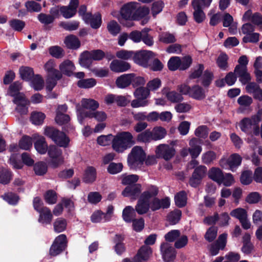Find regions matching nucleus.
<instances>
[{
	"label": "nucleus",
	"instance_id": "1a4fd4ad",
	"mask_svg": "<svg viewBox=\"0 0 262 262\" xmlns=\"http://www.w3.org/2000/svg\"><path fill=\"white\" fill-rule=\"evenodd\" d=\"M155 54L150 51L140 50L135 52L134 62L144 68H148L149 60L155 56Z\"/></svg>",
	"mask_w": 262,
	"mask_h": 262
},
{
	"label": "nucleus",
	"instance_id": "a19ab883",
	"mask_svg": "<svg viewBox=\"0 0 262 262\" xmlns=\"http://www.w3.org/2000/svg\"><path fill=\"white\" fill-rule=\"evenodd\" d=\"M174 201L176 206L182 208L187 204V194L185 191L178 192L174 196Z\"/></svg>",
	"mask_w": 262,
	"mask_h": 262
},
{
	"label": "nucleus",
	"instance_id": "4d7b16f0",
	"mask_svg": "<svg viewBox=\"0 0 262 262\" xmlns=\"http://www.w3.org/2000/svg\"><path fill=\"white\" fill-rule=\"evenodd\" d=\"M150 93L149 92V90L143 86H140L139 88H137L134 93V95L136 98H140L147 100V98L149 95Z\"/></svg>",
	"mask_w": 262,
	"mask_h": 262
},
{
	"label": "nucleus",
	"instance_id": "09e8293b",
	"mask_svg": "<svg viewBox=\"0 0 262 262\" xmlns=\"http://www.w3.org/2000/svg\"><path fill=\"white\" fill-rule=\"evenodd\" d=\"M20 89V83L19 81H15L9 86L8 89V94L10 96L14 98L16 96L23 94V93L19 92Z\"/></svg>",
	"mask_w": 262,
	"mask_h": 262
},
{
	"label": "nucleus",
	"instance_id": "052dcab7",
	"mask_svg": "<svg viewBox=\"0 0 262 262\" xmlns=\"http://www.w3.org/2000/svg\"><path fill=\"white\" fill-rule=\"evenodd\" d=\"M162 85V81L159 78H155L149 81L146 84V88L149 92H154L158 90Z\"/></svg>",
	"mask_w": 262,
	"mask_h": 262
},
{
	"label": "nucleus",
	"instance_id": "69168bd1",
	"mask_svg": "<svg viewBox=\"0 0 262 262\" xmlns=\"http://www.w3.org/2000/svg\"><path fill=\"white\" fill-rule=\"evenodd\" d=\"M139 180V176L137 174H129L124 176L122 179L121 183L123 185H130L137 184V182Z\"/></svg>",
	"mask_w": 262,
	"mask_h": 262
},
{
	"label": "nucleus",
	"instance_id": "4468645a",
	"mask_svg": "<svg viewBox=\"0 0 262 262\" xmlns=\"http://www.w3.org/2000/svg\"><path fill=\"white\" fill-rule=\"evenodd\" d=\"M110 70L115 73H123L129 70L131 68V65L127 61L114 59L110 64Z\"/></svg>",
	"mask_w": 262,
	"mask_h": 262
},
{
	"label": "nucleus",
	"instance_id": "0e129e2a",
	"mask_svg": "<svg viewBox=\"0 0 262 262\" xmlns=\"http://www.w3.org/2000/svg\"><path fill=\"white\" fill-rule=\"evenodd\" d=\"M59 26L66 31H73L76 30L79 26V23L77 21H71L68 22H61Z\"/></svg>",
	"mask_w": 262,
	"mask_h": 262
},
{
	"label": "nucleus",
	"instance_id": "6e6d98bb",
	"mask_svg": "<svg viewBox=\"0 0 262 262\" xmlns=\"http://www.w3.org/2000/svg\"><path fill=\"white\" fill-rule=\"evenodd\" d=\"M114 135L112 134H108L107 135H101L97 139V142L98 144L101 146H107L110 144H113V140L114 139Z\"/></svg>",
	"mask_w": 262,
	"mask_h": 262
},
{
	"label": "nucleus",
	"instance_id": "f704fd0d",
	"mask_svg": "<svg viewBox=\"0 0 262 262\" xmlns=\"http://www.w3.org/2000/svg\"><path fill=\"white\" fill-rule=\"evenodd\" d=\"M85 23L90 24L93 29H98L100 28L102 24L101 15L99 13H95L94 15L91 14V16L87 21H84Z\"/></svg>",
	"mask_w": 262,
	"mask_h": 262
},
{
	"label": "nucleus",
	"instance_id": "de8ad7c7",
	"mask_svg": "<svg viewBox=\"0 0 262 262\" xmlns=\"http://www.w3.org/2000/svg\"><path fill=\"white\" fill-rule=\"evenodd\" d=\"M96 80L94 78L83 79L78 81L77 85L81 89H90L96 85Z\"/></svg>",
	"mask_w": 262,
	"mask_h": 262
},
{
	"label": "nucleus",
	"instance_id": "f8f14e48",
	"mask_svg": "<svg viewBox=\"0 0 262 262\" xmlns=\"http://www.w3.org/2000/svg\"><path fill=\"white\" fill-rule=\"evenodd\" d=\"M142 185L136 184L126 186L122 191V195L124 197H129L130 199L135 200L138 199L141 193Z\"/></svg>",
	"mask_w": 262,
	"mask_h": 262
},
{
	"label": "nucleus",
	"instance_id": "c03bdc74",
	"mask_svg": "<svg viewBox=\"0 0 262 262\" xmlns=\"http://www.w3.org/2000/svg\"><path fill=\"white\" fill-rule=\"evenodd\" d=\"M34 171L37 176H43L47 172L48 166L45 162H37L34 164Z\"/></svg>",
	"mask_w": 262,
	"mask_h": 262
},
{
	"label": "nucleus",
	"instance_id": "ddd939ff",
	"mask_svg": "<svg viewBox=\"0 0 262 262\" xmlns=\"http://www.w3.org/2000/svg\"><path fill=\"white\" fill-rule=\"evenodd\" d=\"M156 153L166 161L170 160L175 155V149L167 144H160L156 148Z\"/></svg>",
	"mask_w": 262,
	"mask_h": 262
},
{
	"label": "nucleus",
	"instance_id": "7ed1b4c3",
	"mask_svg": "<svg viewBox=\"0 0 262 262\" xmlns=\"http://www.w3.org/2000/svg\"><path fill=\"white\" fill-rule=\"evenodd\" d=\"M44 135L50 139L55 145L59 147L67 148L69 146L70 139L66 134L53 126L45 127Z\"/></svg>",
	"mask_w": 262,
	"mask_h": 262
},
{
	"label": "nucleus",
	"instance_id": "0eeeda50",
	"mask_svg": "<svg viewBox=\"0 0 262 262\" xmlns=\"http://www.w3.org/2000/svg\"><path fill=\"white\" fill-rule=\"evenodd\" d=\"M67 238L65 234H60L53 241L49 250V254L55 257L63 252L67 247Z\"/></svg>",
	"mask_w": 262,
	"mask_h": 262
},
{
	"label": "nucleus",
	"instance_id": "39448f33",
	"mask_svg": "<svg viewBox=\"0 0 262 262\" xmlns=\"http://www.w3.org/2000/svg\"><path fill=\"white\" fill-rule=\"evenodd\" d=\"M47 152L49 158L48 164L52 168H56L63 163L62 150L58 146L50 144Z\"/></svg>",
	"mask_w": 262,
	"mask_h": 262
},
{
	"label": "nucleus",
	"instance_id": "2f4dec72",
	"mask_svg": "<svg viewBox=\"0 0 262 262\" xmlns=\"http://www.w3.org/2000/svg\"><path fill=\"white\" fill-rule=\"evenodd\" d=\"M190 96L196 100H201L205 98V94L203 88L199 85H194L191 88Z\"/></svg>",
	"mask_w": 262,
	"mask_h": 262
},
{
	"label": "nucleus",
	"instance_id": "412c9836",
	"mask_svg": "<svg viewBox=\"0 0 262 262\" xmlns=\"http://www.w3.org/2000/svg\"><path fill=\"white\" fill-rule=\"evenodd\" d=\"M59 68L62 75L64 74L68 77L72 76L74 74V71L76 69L74 63L69 59L61 62L59 66Z\"/></svg>",
	"mask_w": 262,
	"mask_h": 262
},
{
	"label": "nucleus",
	"instance_id": "5701e85b",
	"mask_svg": "<svg viewBox=\"0 0 262 262\" xmlns=\"http://www.w3.org/2000/svg\"><path fill=\"white\" fill-rule=\"evenodd\" d=\"M133 74H124L119 76L116 80V85L120 89H125L132 84Z\"/></svg>",
	"mask_w": 262,
	"mask_h": 262
},
{
	"label": "nucleus",
	"instance_id": "774afa93",
	"mask_svg": "<svg viewBox=\"0 0 262 262\" xmlns=\"http://www.w3.org/2000/svg\"><path fill=\"white\" fill-rule=\"evenodd\" d=\"M261 199V196L258 192H252L249 193L246 196L245 201L250 204H256Z\"/></svg>",
	"mask_w": 262,
	"mask_h": 262
},
{
	"label": "nucleus",
	"instance_id": "f03ea898",
	"mask_svg": "<svg viewBox=\"0 0 262 262\" xmlns=\"http://www.w3.org/2000/svg\"><path fill=\"white\" fill-rule=\"evenodd\" d=\"M135 143L132 134L129 132L118 133L114 136L112 148L118 153H122Z\"/></svg>",
	"mask_w": 262,
	"mask_h": 262
},
{
	"label": "nucleus",
	"instance_id": "423d86ee",
	"mask_svg": "<svg viewBox=\"0 0 262 262\" xmlns=\"http://www.w3.org/2000/svg\"><path fill=\"white\" fill-rule=\"evenodd\" d=\"M242 158L238 154H231L228 158H222L219 161L220 166L225 169L236 171L242 163Z\"/></svg>",
	"mask_w": 262,
	"mask_h": 262
},
{
	"label": "nucleus",
	"instance_id": "f3484780",
	"mask_svg": "<svg viewBox=\"0 0 262 262\" xmlns=\"http://www.w3.org/2000/svg\"><path fill=\"white\" fill-rule=\"evenodd\" d=\"M124 239V235L120 234H116L113 239V242L115 244L113 249L119 255H122L126 251V247L123 243Z\"/></svg>",
	"mask_w": 262,
	"mask_h": 262
},
{
	"label": "nucleus",
	"instance_id": "37998d69",
	"mask_svg": "<svg viewBox=\"0 0 262 262\" xmlns=\"http://www.w3.org/2000/svg\"><path fill=\"white\" fill-rule=\"evenodd\" d=\"M239 181L244 185H249L253 181L252 171L251 170H245L242 172Z\"/></svg>",
	"mask_w": 262,
	"mask_h": 262
},
{
	"label": "nucleus",
	"instance_id": "ea45409f",
	"mask_svg": "<svg viewBox=\"0 0 262 262\" xmlns=\"http://www.w3.org/2000/svg\"><path fill=\"white\" fill-rule=\"evenodd\" d=\"M67 226V220L62 217L57 218L53 223L54 230L56 233H60L64 231Z\"/></svg>",
	"mask_w": 262,
	"mask_h": 262
},
{
	"label": "nucleus",
	"instance_id": "bb28decb",
	"mask_svg": "<svg viewBox=\"0 0 262 262\" xmlns=\"http://www.w3.org/2000/svg\"><path fill=\"white\" fill-rule=\"evenodd\" d=\"M223 174V171L220 168L213 167L209 170L208 177L213 181L221 184Z\"/></svg>",
	"mask_w": 262,
	"mask_h": 262
},
{
	"label": "nucleus",
	"instance_id": "e433bc0d",
	"mask_svg": "<svg viewBox=\"0 0 262 262\" xmlns=\"http://www.w3.org/2000/svg\"><path fill=\"white\" fill-rule=\"evenodd\" d=\"M92 61L90 51H88L83 52L79 58V63L83 67H90L92 63Z\"/></svg>",
	"mask_w": 262,
	"mask_h": 262
},
{
	"label": "nucleus",
	"instance_id": "b1692460",
	"mask_svg": "<svg viewBox=\"0 0 262 262\" xmlns=\"http://www.w3.org/2000/svg\"><path fill=\"white\" fill-rule=\"evenodd\" d=\"M19 73L20 78L26 81H30L35 75L33 69L27 66L20 67Z\"/></svg>",
	"mask_w": 262,
	"mask_h": 262
},
{
	"label": "nucleus",
	"instance_id": "cd10ccee",
	"mask_svg": "<svg viewBox=\"0 0 262 262\" xmlns=\"http://www.w3.org/2000/svg\"><path fill=\"white\" fill-rule=\"evenodd\" d=\"M223 26L229 27L230 33H234L237 31V24L233 21L232 16L229 13H226L224 16Z\"/></svg>",
	"mask_w": 262,
	"mask_h": 262
},
{
	"label": "nucleus",
	"instance_id": "603ef678",
	"mask_svg": "<svg viewBox=\"0 0 262 262\" xmlns=\"http://www.w3.org/2000/svg\"><path fill=\"white\" fill-rule=\"evenodd\" d=\"M43 196L45 202L48 204H54L57 202V193L53 190L50 189L47 190L44 194Z\"/></svg>",
	"mask_w": 262,
	"mask_h": 262
},
{
	"label": "nucleus",
	"instance_id": "79ce46f5",
	"mask_svg": "<svg viewBox=\"0 0 262 262\" xmlns=\"http://www.w3.org/2000/svg\"><path fill=\"white\" fill-rule=\"evenodd\" d=\"M181 216L182 211L179 209H175L169 213L167 220L170 225H176L180 220Z\"/></svg>",
	"mask_w": 262,
	"mask_h": 262
},
{
	"label": "nucleus",
	"instance_id": "c85d7f7f",
	"mask_svg": "<svg viewBox=\"0 0 262 262\" xmlns=\"http://www.w3.org/2000/svg\"><path fill=\"white\" fill-rule=\"evenodd\" d=\"M96 170L93 166H89L85 169L83 177V181L85 183H92L96 180Z\"/></svg>",
	"mask_w": 262,
	"mask_h": 262
},
{
	"label": "nucleus",
	"instance_id": "3c124183",
	"mask_svg": "<svg viewBox=\"0 0 262 262\" xmlns=\"http://www.w3.org/2000/svg\"><path fill=\"white\" fill-rule=\"evenodd\" d=\"M32 145V138L27 135H24L22 137L19 141V147L22 149L29 150Z\"/></svg>",
	"mask_w": 262,
	"mask_h": 262
},
{
	"label": "nucleus",
	"instance_id": "473e14b6",
	"mask_svg": "<svg viewBox=\"0 0 262 262\" xmlns=\"http://www.w3.org/2000/svg\"><path fill=\"white\" fill-rule=\"evenodd\" d=\"M151 140L154 141L160 140L163 139L167 134L166 129L162 126L155 127L151 131Z\"/></svg>",
	"mask_w": 262,
	"mask_h": 262
},
{
	"label": "nucleus",
	"instance_id": "393cba45",
	"mask_svg": "<svg viewBox=\"0 0 262 262\" xmlns=\"http://www.w3.org/2000/svg\"><path fill=\"white\" fill-rule=\"evenodd\" d=\"M34 145L37 151L41 155L45 154L49 148L46 139L43 136L37 139L34 142Z\"/></svg>",
	"mask_w": 262,
	"mask_h": 262
},
{
	"label": "nucleus",
	"instance_id": "9b49d317",
	"mask_svg": "<svg viewBox=\"0 0 262 262\" xmlns=\"http://www.w3.org/2000/svg\"><path fill=\"white\" fill-rule=\"evenodd\" d=\"M62 77V73L60 71L55 69L47 73L46 79V89L51 92L57 84V81Z\"/></svg>",
	"mask_w": 262,
	"mask_h": 262
},
{
	"label": "nucleus",
	"instance_id": "c756f323",
	"mask_svg": "<svg viewBox=\"0 0 262 262\" xmlns=\"http://www.w3.org/2000/svg\"><path fill=\"white\" fill-rule=\"evenodd\" d=\"M136 212L135 209L132 206H126L122 211L123 220L126 223H131L135 219Z\"/></svg>",
	"mask_w": 262,
	"mask_h": 262
},
{
	"label": "nucleus",
	"instance_id": "864d4df0",
	"mask_svg": "<svg viewBox=\"0 0 262 262\" xmlns=\"http://www.w3.org/2000/svg\"><path fill=\"white\" fill-rule=\"evenodd\" d=\"M166 96L167 99L172 103H179L184 99L181 94L175 91L168 92L166 94Z\"/></svg>",
	"mask_w": 262,
	"mask_h": 262
},
{
	"label": "nucleus",
	"instance_id": "4be33fe9",
	"mask_svg": "<svg viewBox=\"0 0 262 262\" xmlns=\"http://www.w3.org/2000/svg\"><path fill=\"white\" fill-rule=\"evenodd\" d=\"M39 213L38 222L43 225H49L51 223L53 214L51 210L47 207H43L42 210L38 212Z\"/></svg>",
	"mask_w": 262,
	"mask_h": 262
},
{
	"label": "nucleus",
	"instance_id": "8fccbe9b",
	"mask_svg": "<svg viewBox=\"0 0 262 262\" xmlns=\"http://www.w3.org/2000/svg\"><path fill=\"white\" fill-rule=\"evenodd\" d=\"M151 253V248L147 246H142L138 251L137 257H139L143 260H147Z\"/></svg>",
	"mask_w": 262,
	"mask_h": 262
},
{
	"label": "nucleus",
	"instance_id": "dca6fc26",
	"mask_svg": "<svg viewBox=\"0 0 262 262\" xmlns=\"http://www.w3.org/2000/svg\"><path fill=\"white\" fill-rule=\"evenodd\" d=\"M151 209L150 202L141 195L138 198L135 209L139 215L147 213Z\"/></svg>",
	"mask_w": 262,
	"mask_h": 262
},
{
	"label": "nucleus",
	"instance_id": "2eb2a0df",
	"mask_svg": "<svg viewBox=\"0 0 262 262\" xmlns=\"http://www.w3.org/2000/svg\"><path fill=\"white\" fill-rule=\"evenodd\" d=\"M150 202L151 210L152 211L168 208L170 205V199L167 196L161 199L156 196L152 199Z\"/></svg>",
	"mask_w": 262,
	"mask_h": 262
},
{
	"label": "nucleus",
	"instance_id": "f257e3e1",
	"mask_svg": "<svg viewBox=\"0 0 262 262\" xmlns=\"http://www.w3.org/2000/svg\"><path fill=\"white\" fill-rule=\"evenodd\" d=\"M149 9L146 6H141L136 2H130L125 4L120 10V14L123 18L139 20L142 19V24L144 25L149 21Z\"/></svg>",
	"mask_w": 262,
	"mask_h": 262
},
{
	"label": "nucleus",
	"instance_id": "5fc2aeb1",
	"mask_svg": "<svg viewBox=\"0 0 262 262\" xmlns=\"http://www.w3.org/2000/svg\"><path fill=\"white\" fill-rule=\"evenodd\" d=\"M25 7L27 10L30 12H39L42 8L41 5L34 1H29L26 2Z\"/></svg>",
	"mask_w": 262,
	"mask_h": 262
},
{
	"label": "nucleus",
	"instance_id": "9d476101",
	"mask_svg": "<svg viewBox=\"0 0 262 262\" xmlns=\"http://www.w3.org/2000/svg\"><path fill=\"white\" fill-rule=\"evenodd\" d=\"M162 258L165 262H174L177 251L174 247L168 243H163L160 246Z\"/></svg>",
	"mask_w": 262,
	"mask_h": 262
},
{
	"label": "nucleus",
	"instance_id": "6ab92c4d",
	"mask_svg": "<svg viewBox=\"0 0 262 262\" xmlns=\"http://www.w3.org/2000/svg\"><path fill=\"white\" fill-rule=\"evenodd\" d=\"M199 0L192 1L191 6L194 10L193 15L194 19L198 23H202L205 18V14L203 7L199 6Z\"/></svg>",
	"mask_w": 262,
	"mask_h": 262
},
{
	"label": "nucleus",
	"instance_id": "a18cd8bd",
	"mask_svg": "<svg viewBox=\"0 0 262 262\" xmlns=\"http://www.w3.org/2000/svg\"><path fill=\"white\" fill-rule=\"evenodd\" d=\"M123 168V165L122 163L112 162L107 167V172L111 174L114 175L121 172Z\"/></svg>",
	"mask_w": 262,
	"mask_h": 262
},
{
	"label": "nucleus",
	"instance_id": "e2e57ef3",
	"mask_svg": "<svg viewBox=\"0 0 262 262\" xmlns=\"http://www.w3.org/2000/svg\"><path fill=\"white\" fill-rule=\"evenodd\" d=\"M151 140V133L150 129H146L141 132L137 136V140L139 142L147 143Z\"/></svg>",
	"mask_w": 262,
	"mask_h": 262
},
{
	"label": "nucleus",
	"instance_id": "338daca9",
	"mask_svg": "<svg viewBox=\"0 0 262 262\" xmlns=\"http://www.w3.org/2000/svg\"><path fill=\"white\" fill-rule=\"evenodd\" d=\"M217 229L215 226H211L210 228H209L205 235L204 237L205 239L208 241V242H213L217 236Z\"/></svg>",
	"mask_w": 262,
	"mask_h": 262
},
{
	"label": "nucleus",
	"instance_id": "20e7f679",
	"mask_svg": "<svg viewBox=\"0 0 262 262\" xmlns=\"http://www.w3.org/2000/svg\"><path fill=\"white\" fill-rule=\"evenodd\" d=\"M146 153L140 146H135L127 156V163L130 169H140L144 164Z\"/></svg>",
	"mask_w": 262,
	"mask_h": 262
},
{
	"label": "nucleus",
	"instance_id": "bf43d9fd",
	"mask_svg": "<svg viewBox=\"0 0 262 262\" xmlns=\"http://www.w3.org/2000/svg\"><path fill=\"white\" fill-rule=\"evenodd\" d=\"M181 64V59L180 57L177 56L171 57L168 62L167 67L168 69L171 71H174L179 69Z\"/></svg>",
	"mask_w": 262,
	"mask_h": 262
},
{
	"label": "nucleus",
	"instance_id": "aec40b11",
	"mask_svg": "<svg viewBox=\"0 0 262 262\" xmlns=\"http://www.w3.org/2000/svg\"><path fill=\"white\" fill-rule=\"evenodd\" d=\"M200 141V140L196 138H193L189 141V145L191 147L188 149V151L192 159H196L202 150V147L198 145Z\"/></svg>",
	"mask_w": 262,
	"mask_h": 262
},
{
	"label": "nucleus",
	"instance_id": "c9c22d12",
	"mask_svg": "<svg viewBox=\"0 0 262 262\" xmlns=\"http://www.w3.org/2000/svg\"><path fill=\"white\" fill-rule=\"evenodd\" d=\"M81 103L83 108L93 111H96L99 106V103L92 99L83 98L82 99Z\"/></svg>",
	"mask_w": 262,
	"mask_h": 262
},
{
	"label": "nucleus",
	"instance_id": "72a5a7b5",
	"mask_svg": "<svg viewBox=\"0 0 262 262\" xmlns=\"http://www.w3.org/2000/svg\"><path fill=\"white\" fill-rule=\"evenodd\" d=\"M12 178V172L4 167H0V183L3 185L9 184Z\"/></svg>",
	"mask_w": 262,
	"mask_h": 262
},
{
	"label": "nucleus",
	"instance_id": "4c0bfd02",
	"mask_svg": "<svg viewBox=\"0 0 262 262\" xmlns=\"http://www.w3.org/2000/svg\"><path fill=\"white\" fill-rule=\"evenodd\" d=\"M46 115L40 112H33L30 116V121L36 125H40L43 124Z\"/></svg>",
	"mask_w": 262,
	"mask_h": 262
},
{
	"label": "nucleus",
	"instance_id": "7c9ffc66",
	"mask_svg": "<svg viewBox=\"0 0 262 262\" xmlns=\"http://www.w3.org/2000/svg\"><path fill=\"white\" fill-rule=\"evenodd\" d=\"M66 47L70 49L77 50L80 47V42L78 38L73 35L66 37L64 40Z\"/></svg>",
	"mask_w": 262,
	"mask_h": 262
},
{
	"label": "nucleus",
	"instance_id": "13d9d810",
	"mask_svg": "<svg viewBox=\"0 0 262 262\" xmlns=\"http://www.w3.org/2000/svg\"><path fill=\"white\" fill-rule=\"evenodd\" d=\"M2 197L5 201L12 205H16L19 199V196L13 192L5 193Z\"/></svg>",
	"mask_w": 262,
	"mask_h": 262
},
{
	"label": "nucleus",
	"instance_id": "a878e982",
	"mask_svg": "<svg viewBox=\"0 0 262 262\" xmlns=\"http://www.w3.org/2000/svg\"><path fill=\"white\" fill-rule=\"evenodd\" d=\"M159 192L158 187L154 185H149L146 189L140 195L150 201L151 198L156 197Z\"/></svg>",
	"mask_w": 262,
	"mask_h": 262
},
{
	"label": "nucleus",
	"instance_id": "680f3d73",
	"mask_svg": "<svg viewBox=\"0 0 262 262\" xmlns=\"http://www.w3.org/2000/svg\"><path fill=\"white\" fill-rule=\"evenodd\" d=\"M50 54L56 58H60L64 56V52L63 50L59 46H52L49 49Z\"/></svg>",
	"mask_w": 262,
	"mask_h": 262
},
{
	"label": "nucleus",
	"instance_id": "58836bf2",
	"mask_svg": "<svg viewBox=\"0 0 262 262\" xmlns=\"http://www.w3.org/2000/svg\"><path fill=\"white\" fill-rule=\"evenodd\" d=\"M30 81H31L32 86L35 91H40L44 87V80L39 74L35 75Z\"/></svg>",
	"mask_w": 262,
	"mask_h": 262
},
{
	"label": "nucleus",
	"instance_id": "6e6552de",
	"mask_svg": "<svg viewBox=\"0 0 262 262\" xmlns=\"http://www.w3.org/2000/svg\"><path fill=\"white\" fill-rule=\"evenodd\" d=\"M207 171V167L204 165L196 166L189 180V185L196 188L201 183Z\"/></svg>",
	"mask_w": 262,
	"mask_h": 262
},
{
	"label": "nucleus",
	"instance_id": "49530a36",
	"mask_svg": "<svg viewBox=\"0 0 262 262\" xmlns=\"http://www.w3.org/2000/svg\"><path fill=\"white\" fill-rule=\"evenodd\" d=\"M213 79V74L211 71L206 70L204 72V73L200 78L201 81V84L205 87H208L211 83Z\"/></svg>",
	"mask_w": 262,
	"mask_h": 262
},
{
	"label": "nucleus",
	"instance_id": "a211bd4d",
	"mask_svg": "<svg viewBox=\"0 0 262 262\" xmlns=\"http://www.w3.org/2000/svg\"><path fill=\"white\" fill-rule=\"evenodd\" d=\"M234 73L239 77V81L243 85L251 82V77L248 72L247 69L236 65L234 69Z\"/></svg>",
	"mask_w": 262,
	"mask_h": 262
}]
</instances>
